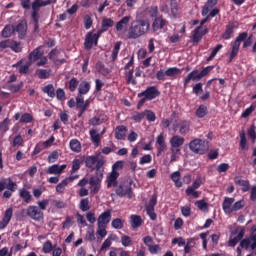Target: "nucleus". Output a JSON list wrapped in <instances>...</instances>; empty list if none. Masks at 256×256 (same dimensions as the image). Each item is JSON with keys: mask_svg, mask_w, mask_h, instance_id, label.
<instances>
[{"mask_svg": "<svg viewBox=\"0 0 256 256\" xmlns=\"http://www.w3.org/2000/svg\"><path fill=\"white\" fill-rule=\"evenodd\" d=\"M149 27H151L149 20L141 19L132 21L128 29V39H139V37H143L149 31Z\"/></svg>", "mask_w": 256, "mask_h": 256, "instance_id": "obj_1", "label": "nucleus"}, {"mask_svg": "<svg viewBox=\"0 0 256 256\" xmlns=\"http://www.w3.org/2000/svg\"><path fill=\"white\" fill-rule=\"evenodd\" d=\"M242 41H244L243 49H247V47H251V45L253 44V35L249 36V33L242 32L236 37L235 41L232 42V50L230 53V58L228 63H231L233 59L237 57Z\"/></svg>", "mask_w": 256, "mask_h": 256, "instance_id": "obj_2", "label": "nucleus"}, {"mask_svg": "<svg viewBox=\"0 0 256 256\" xmlns=\"http://www.w3.org/2000/svg\"><path fill=\"white\" fill-rule=\"evenodd\" d=\"M103 173H105V160H100L95 166V174L90 177L88 183L91 187V192L97 195L101 189V183L103 181Z\"/></svg>", "mask_w": 256, "mask_h": 256, "instance_id": "obj_3", "label": "nucleus"}, {"mask_svg": "<svg viewBox=\"0 0 256 256\" xmlns=\"http://www.w3.org/2000/svg\"><path fill=\"white\" fill-rule=\"evenodd\" d=\"M160 95L161 92L156 86H148L144 91L137 94L138 99H140L136 106L137 109H141L147 101H153V99H157Z\"/></svg>", "mask_w": 256, "mask_h": 256, "instance_id": "obj_4", "label": "nucleus"}, {"mask_svg": "<svg viewBox=\"0 0 256 256\" xmlns=\"http://www.w3.org/2000/svg\"><path fill=\"white\" fill-rule=\"evenodd\" d=\"M215 69V66H207L199 72L197 69L192 70L187 77L184 79V89H187V85L191 83V81H201L203 77H207L211 71Z\"/></svg>", "mask_w": 256, "mask_h": 256, "instance_id": "obj_5", "label": "nucleus"}, {"mask_svg": "<svg viewBox=\"0 0 256 256\" xmlns=\"http://www.w3.org/2000/svg\"><path fill=\"white\" fill-rule=\"evenodd\" d=\"M189 149L197 155H205L209 151V142L203 139L196 138L189 143Z\"/></svg>", "mask_w": 256, "mask_h": 256, "instance_id": "obj_6", "label": "nucleus"}, {"mask_svg": "<svg viewBox=\"0 0 256 256\" xmlns=\"http://www.w3.org/2000/svg\"><path fill=\"white\" fill-rule=\"evenodd\" d=\"M201 185H203V178H201V176H197V178L193 181L192 185L186 189V195L188 197H190L191 195L192 197H194V199H199V197L201 196V192L197 191L196 189H199Z\"/></svg>", "mask_w": 256, "mask_h": 256, "instance_id": "obj_7", "label": "nucleus"}, {"mask_svg": "<svg viewBox=\"0 0 256 256\" xmlns=\"http://www.w3.org/2000/svg\"><path fill=\"white\" fill-rule=\"evenodd\" d=\"M115 193L118 197H128L133 199V188L131 184L120 183L115 189Z\"/></svg>", "mask_w": 256, "mask_h": 256, "instance_id": "obj_8", "label": "nucleus"}, {"mask_svg": "<svg viewBox=\"0 0 256 256\" xmlns=\"http://www.w3.org/2000/svg\"><path fill=\"white\" fill-rule=\"evenodd\" d=\"M103 31H98L97 33L93 34V32H88L84 41V49H93V45H97L99 43V37Z\"/></svg>", "mask_w": 256, "mask_h": 256, "instance_id": "obj_9", "label": "nucleus"}, {"mask_svg": "<svg viewBox=\"0 0 256 256\" xmlns=\"http://www.w3.org/2000/svg\"><path fill=\"white\" fill-rule=\"evenodd\" d=\"M172 129L173 131H178L180 135H187L191 131V121L180 120L179 122H175Z\"/></svg>", "mask_w": 256, "mask_h": 256, "instance_id": "obj_10", "label": "nucleus"}, {"mask_svg": "<svg viewBox=\"0 0 256 256\" xmlns=\"http://www.w3.org/2000/svg\"><path fill=\"white\" fill-rule=\"evenodd\" d=\"M26 215L33 219V221H41L43 219V211L37 206L30 205L26 209Z\"/></svg>", "mask_w": 256, "mask_h": 256, "instance_id": "obj_11", "label": "nucleus"}, {"mask_svg": "<svg viewBox=\"0 0 256 256\" xmlns=\"http://www.w3.org/2000/svg\"><path fill=\"white\" fill-rule=\"evenodd\" d=\"M239 28V23L229 22L225 27L224 33L221 35L222 39L229 41L233 35H235V30Z\"/></svg>", "mask_w": 256, "mask_h": 256, "instance_id": "obj_12", "label": "nucleus"}, {"mask_svg": "<svg viewBox=\"0 0 256 256\" xmlns=\"http://www.w3.org/2000/svg\"><path fill=\"white\" fill-rule=\"evenodd\" d=\"M44 52H43V46H38L36 49H34L29 55H28V62L30 64H33L37 61H39V59H41V57H43Z\"/></svg>", "mask_w": 256, "mask_h": 256, "instance_id": "obj_13", "label": "nucleus"}, {"mask_svg": "<svg viewBox=\"0 0 256 256\" xmlns=\"http://www.w3.org/2000/svg\"><path fill=\"white\" fill-rule=\"evenodd\" d=\"M111 217H112L111 210L104 211L97 218V225H100V227L101 226L107 227V225H109V223L111 222Z\"/></svg>", "mask_w": 256, "mask_h": 256, "instance_id": "obj_14", "label": "nucleus"}, {"mask_svg": "<svg viewBox=\"0 0 256 256\" xmlns=\"http://www.w3.org/2000/svg\"><path fill=\"white\" fill-rule=\"evenodd\" d=\"M119 173L117 171H111V173L106 177L107 188L117 187L119 185Z\"/></svg>", "mask_w": 256, "mask_h": 256, "instance_id": "obj_15", "label": "nucleus"}, {"mask_svg": "<svg viewBox=\"0 0 256 256\" xmlns=\"http://www.w3.org/2000/svg\"><path fill=\"white\" fill-rule=\"evenodd\" d=\"M99 161H105V159L100 158L97 155H92V156H86L84 159L85 166L87 169H95V165H98Z\"/></svg>", "mask_w": 256, "mask_h": 256, "instance_id": "obj_16", "label": "nucleus"}, {"mask_svg": "<svg viewBox=\"0 0 256 256\" xmlns=\"http://www.w3.org/2000/svg\"><path fill=\"white\" fill-rule=\"evenodd\" d=\"M127 126L125 125H119L115 128L114 137L118 141H125L127 137Z\"/></svg>", "mask_w": 256, "mask_h": 256, "instance_id": "obj_17", "label": "nucleus"}, {"mask_svg": "<svg viewBox=\"0 0 256 256\" xmlns=\"http://www.w3.org/2000/svg\"><path fill=\"white\" fill-rule=\"evenodd\" d=\"M18 33L19 39H25V35H27V20H22L17 26L14 28V32Z\"/></svg>", "mask_w": 256, "mask_h": 256, "instance_id": "obj_18", "label": "nucleus"}, {"mask_svg": "<svg viewBox=\"0 0 256 256\" xmlns=\"http://www.w3.org/2000/svg\"><path fill=\"white\" fill-rule=\"evenodd\" d=\"M233 203H235V198L225 197L222 203V209L226 215H231L233 213Z\"/></svg>", "mask_w": 256, "mask_h": 256, "instance_id": "obj_19", "label": "nucleus"}, {"mask_svg": "<svg viewBox=\"0 0 256 256\" xmlns=\"http://www.w3.org/2000/svg\"><path fill=\"white\" fill-rule=\"evenodd\" d=\"M165 25H167V20L163 19V16H159L154 19L152 29L154 32L161 31Z\"/></svg>", "mask_w": 256, "mask_h": 256, "instance_id": "obj_20", "label": "nucleus"}, {"mask_svg": "<svg viewBox=\"0 0 256 256\" xmlns=\"http://www.w3.org/2000/svg\"><path fill=\"white\" fill-rule=\"evenodd\" d=\"M65 169H67V165L65 164L61 166H59V164H54L48 168L47 173L48 175H61Z\"/></svg>", "mask_w": 256, "mask_h": 256, "instance_id": "obj_21", "label": "nucleus"}, {"mask_svg": "<svg viewBox=\"0 0 256 256\" xmlns=\"http://www.w3.org/2000/svg\"><path fill=\"white\" fill-rule=\"evenodd\" d=\"M131 21V16H124L121 20L116 23V31L121 32L127 29L129 22Z\"/></svg>", "mask_w": 256, "mask_h": 256, "instance_id": "obj_22", "label": "nucleus"}, {"mask_svg": "<svg viewBox=\"0 0 256 256\" xmlns=\"http://www.w3.org/2000/svg\"><path fill=\"white\" fill-rule=\"evenodd\" d=\"M89 91H91V83L88 81H82L78 86V95L83 97V95H87Z\"/></svg>", "mask_w": 256, "mask_h": 256, "instance_id": "obj_23", "label": "nucleus"}, {"mask_svg": "<svg viewBox=\"0 0 256 256\" xmlns=\"http://www.w3.org/2000/svg\"><path fill=\"white\" fill-rule=\"evenodd\" d=\"M130 223L132 229H139L143 225V219L141 216L133 214L130 216Z\"/></svg>", "mask_w": 256, "mask_h": 256, "instance_id": "obj_24", "label": "nucleus"}, {"mask_svg": "<svg viewBox=\"0 0 256 256\" xmlns=\"http://www.w3.org/2000/svg\"><path fill=\"white\" fill-rule=\"evenodd\" d=\"M234 183L236 185H239L240 187H242L243 193H247V191H249V189H251V184L249 183V180H241V178L236 177L234 179Z\"/></svg>", "mask_w": 256, "mask_h": 256, "instance_id": "obj_25", "label": "nucleus"}, {"mask_svg": "<svg viewBox=\"0 0 256 256\" xmlns=\"http://www.w3.org/2000/svg\"><path fill=\"white\" fill-rule=\"evenodd\" d=\"M90 139L95 147H99L101 144V134L97 133V130L91 129L89 131Z\"/></svg>", "mask_w": 256, "mask_h": 256, "instance_id": "obj_26", "label": "nucleus"}, {"mask_svg": "<svg viewBox=\"0 0 256 256\" xmlns=\"http://www.w3.org/2000/svg\"><path fill=\"white\" fill-rule=\"evenodd\" d=\"M19 197H21L22 201L24 203H31L32 199H33V196L31 195V192H29L27 189L25 188H22L20 189L19 191Z\"/></svg>", "mask_w": 256, "mask_h": 256, "instance_id": "obj_27", "label": "nucleus"}, {"mask_svg": "<svg viewBox=\"0 0 256 256\" xmlns=\"http://www.w3.org/2000/svg\"><path fill=\"white\" fill-rule=\"evenodd\" d=\"M171 180L173 181L175 187L181 189L183 187V182L181 181V172L175 171L171 174Z\"/></svg>", "mask_w": 256, "mask_h": 256, "instance_id": "obj_28", "label": "nucleus"}, {"mask_svg": "<svg viewBox=\"0 0 256 256\" xmlns=\"http://www.w3.org/2000/svg\"><path fill=\"white\" fill-rule=\"evenodd\" d=\"M185 143V138L179 136V135H174L170 139V145L171 147H182V145Z\"/></svg>", "mask_w": 256, "mask_h": 256, "instance_id": "obj_29", "label": "nucleus"}, {"mask_svg": "<svg viewBox=\"0 0 256 256\" xmlns=\"http://www.w3.org/2000/svg\"><path fill=\"white\" fill-rule=\"evenodd\" d=\"M69 148L73 151V153H81V142L77 139H71L69 142Z\"/></svg>", "mask_w": 256, "mask_h": 256, "instance_id": "obj_30", "label": "nucleus"}, {"mask_svg": "<svg viewBox=\"0 0 256 256\" xmlns=\"http://www.w3.org/2000/svg\"><path fill=\"white\" fill-rule=\"evenodd\" d=\"M113 25H115V21H113V19L103 18L102 23H101V30H98V31H102V33H105V31H107V29L113 27Z\"/></svg>", "mask_w": 256, "mask_h": 256, "instance_id": "obj_31", "label": "nucleus"}, {"mask_svg": "<svg viewBox=\"0 0 256 256\" xmlns=\"http://www.w3.org/2000/svg\"><path fill=\"white\" fill-rule=\"evenodd\" d=\"M41 7H43V5L41 4V2L35 0L32 3V13H31V18H37L40 17L39 16V11L41 9Z\"/></svg>", "mask_w": 256, "mask_h": 256, "instance_id": "obj_32", "label": "nucleus"}, {"mask_svg": "<svg viewBox=\"0 0 256 256\" xmlns=\"http://www.w3.org/2000/svg\"><path fill=\"white\" fill-rule=\"evenodd\" d=\"M96 71L100 73V75H103L104 77H107L111 73L109 68L105 67V64L103 62H97L96 63Z\"/></svg>", "mask_w": 256, "mask_h": 256, "instance_id": "obj_33", "label": "nucleus"}, {"mask_svg": "<svg viewBox=\"0 0 256 256\" xmlns=\"http://www.w3.org/2000/svg\"><path fill=\"white\" fill-rule=\"evenodd\" d=\"M107 121L106 115H100L99 117H93L89 120L90 125L93 127H96L97 125H101L102 123H105Z\"/></svg>", "mask_w": 256, "mask_h": 256, "instance_id": "obj_34", "label": "nucleus"}, {"mask_svg": "<svg viewBox=\"0 0 256 256\" xmlns=\"http://www.w3.org/2000/svg\"><path fill=\"white\" fill-rule=\"evenodd\" d=\"M42 92H44L51 99H55V86L53 84H48L42 88Z\"/></svg>", "mask_w": 256, "mask_h": 256, "instance_id": "obj_35", "label": "nucleus"}, {"mask_svg": "<svg viewBox=\"0 0 256 256\" xmlns=\"http://www.w3.org/2000/svg\"><path fill=\"white\" fill-rule=\"evenodd\" d=\"M208 113V109H207V106H205L204 104H201L196 112H195V115L196 117H198V119H203V117H205Z\"/></svg>", "mask_w": 256, "mask_h": 256, "instance_id": "obj_36", "label": "nucleus"}, {"mask_svg": "<svg viewBox=\"0 0 256 256\" xmlns=\"http://www.w3.org/2000/svg\"><path fill=\"white\" fill-rule=\"evenodd\" d=\"M144 118H146L150 123H155V121H157V115L149 109L144 110Z\"/></svg>", "mask_w": 256, "mask_h": 256, "instance_id": "obj_37", "label": "nucleus"}, {"mask_svg": "<svg viewBox=\"0 0 256 256\" xmlns=\"http://www.w3.org/2000/svg\"><path fill=\"white\" fill-rule=\"evenodd\" d=\"M77 87H79V80H77L75 77H72L68 82V89L71 93H75V91H77Z\"/></svg>", "mask_w": 256, "mask_h": 256, "instance_id": "obj_38", "label": "nucleus"}, {"mask_svg": "<svg viewBox=\"0 0 256 256\" xmlns=\"http://www.w3.org/2000/svg\"><path fill=\"white\" fill-rule=\"evenodd\" d=\"M239 147L241 151H247V149H249V147H247V136H245V131H242L240 133Z\"/></svg>", "mask_w": 256, "mask_h": 256, "instance_id": "obj_39", "label": "nucleus"}, {"mask_svg": "<svg viewBox=\"0 0 256 256\" xmlns=\"http://www.w3.org/2000/svg\"><path fill=\"white\" fill-rule=\"evenodd\" d=\"M195 205L200 211H203L204 213L209 211V203L205 202V200H197Z\"/></svg>", "mask_w": 256, "mask_h": 256, "instance_id": "obj_40", "label": "nucleus"}, {"mask_svg": "<svg viewBox=\"0 0 256 256\" xmlns=\"http://www.w3.org/2000/svg\"><path fill=\"white\" fill-rule=\"evenodd\" d=\"M166 77H177V75H181V69L177 67H170L165 72Z\"/></svg>", "mask_w": 256, "mask_h": 256, "instance_id": "obj_41", "label": "nucleus"}, {"mask_svg": "<svg viewBox=\"0 0 256 256\" xmlns=\"http://www.w3.org/2000/svg\"><path fill=\"white\" fill-rule=\"evenodd\" d=\"M111 225L113 227V229H123L124 225H125V220L121 219V218H115L112 220Z\"/></svg>", "mask_w": 256, "mask_h": 256, "instance_id": "obj_42", "label": "nucleus"}, {"mask_svg": "<svg viewBox=\"0 0 256 256\" xmlns=\"http://www.w3.org/2000/svg\"><path fill=\"white\" fill-rule=\"evenodd\" d=\"M14 33H15V27L11 25H7L2 30V37L8 38V37H11V35H13Z\"/></svg>", "mask_w": 256, "mask_h": 256, "instance_id": "obj_43", "label": "nucleus"}, {"mask_svg": "<svg viewBox=\"0 0 256 256\" xmlns=\"http://www.w3.org/2000/svg\"><path fill=\"white\" fill-rule=\"evenodd\" d=\"M37 75H38V79H49V77H51V70L38 69Z\"/></svg>", "mask_w": 256, "mask_h": 256, "instance_id": "obj_44", "label": "nucleus"}, {"mask_svg": "<svg viewBox=\"0 0 256 256\" xmlns=\"http://www.w3.org/2000/svg\"><path fill=\"white\" fill-rule=\"evenodd\" d=\"M133 73H134L133 68L130 69L128 72H126V77H127L126 83L128 85H137V80H135V77H133Z\"/></svg>", "mask_w": 256, "mask_h": 256, "instance_id": "obj_45", "label": "nucleus"}, {"mask_svg": "<svg viewBox=\"0 0 256 256\" xmlns=\"http://www.w3.org/2000/svg\"><path fill=\"white\" fill-rule=\"evenodd\" d=\"M131 119H132V121H135V123H141V121H143V119H145V111L134 112Z\"/></svg>", "mask_w": 256, "mask_h": 256, "instance_id": "obj_46", "label": "nucleus"}, {"mask_svg": "<svg viewBox=\"0 0 256 256\" xmlns=\"http://www.w3.org/2000/svg\"><path fill=\"white\" fill-rule=\"evenodd\" d=\"M83 163V161H81L80 159H74L72 162V168L70 173H77V171H79L81 169V164Z\"/></svg>", "mask_w": 256, "mask_h": 256, "instance_id": "obj_47", "label": "nucleus"}, {"mask_svg": "<svg viewBox=\"0 0 256 256\" xmlns=\"http://www.w3.org/2000/svg\"><path fill=\"white\" fill-rule=\"evenodd\" d=\"M119 51H121V42H116L112 50V61H117Z\"/></svg>", "mask_w": 256, "mask_h": 256, "instance_id": "obj_48", "label": "nucleus"}, {"mask_svg": "<svg viewBox=\"0 0 256 256\" xmlns=\"http://www.w3.org/2000/svg\"><path fill=\"white\" fill-rule=\"evenodd\" d=\"M201 37H203V35H201V27L195 28L192 36L193 43H199V41H201Z\"/></svg>", "mask_w": 256, "mask_h": 256, "instance_id": "obj_49", "label": "nucleus"}, {"mask_svg": "<svg viewBox=\"0 0 256 256\" xmlns=\"http://www.w3.org/2000/svg\"><path fill=\"white\" fill-rule=\"evenodd\" d=\"M97 235H99L100 239H105L107 237V226H97Z\"/></svg>", "mask_w": 256, "mask_h": 256, "instance_id": "obj_50", "label": "nucleus"}, {"mask_svg": "<svg viewBox=\"0 0 256 256\" xmlns=\"http://www.w3.org/2000/svg\"><path fill=\"white\" fill-rule=\"evenodd\" d=\"M55 97L58 101H65V99H67V97L65 96V90H63V88H57L55 92Z\"/></svg>", "mask_w": 256, "mask_h": 256, "instance_id": "obj_51", "label": "nucleus"}, {"mask_svg": "<svg viewBox=\"0 0 256 256\" xmlns=\"http://www.w3.org/2000/svg\"><path fill=\"white\" fill-rule=\"evenodd\" d=\"M69 183L67 182L66 179L62 180L59 184L56 186V193H64L65 192V187H67Z\"/></svg>", "mask_w": 256, "mask_h": 256, "instance_id": "obj_52", "label": "nucleus"}, {"mask_svg": "<svg viewBox=\"0 0 256 256\" xmlns=\"http://www.w3.org/2000/svg\"><path fill=\"white\" fill-rule=\"evenodd\" d=\"M10 49H12L14 53H21V51H23V48L21 47V43L17 41H12L10 43Z\"/></svg>", "mask_w": 256, "mask_h": 256, "instance_id": "obj_53", "label": "nucleus"}, {"mask_svg": "<svg viewBox=\"0 0 256 256\" xmlns=\"http://www.w3.org/2000/svg\"><path fill=\"white\" fill-rule=\"evenodd\" d=\"M85 241H89L90 243L95 241L97 238L95 237V230L94 229H89L86 231L85 235Z\"/></svg>", "mask_w": 256, "mask_h": 256, "instance_id": "obj_54", "label": "nucleus"}, {"mask_svg": "<svg viewBox=\"0 0 256 256\" xmlns=\"http://www.w3.org/2000/svg\"><path fill=\"white\" fill-rule=\"evenodd\" d=\"M245 207V200H239L232 205V213L234 211H241Z\"/></svg>", "mask_w": 256, "mask_h": 256, "instance_id": "obj_55", "label": "nucleus"}, {"mask_svg": "<svg viewBox=\"0 0 256 256\" xmlns=\"http://www.w3.org/2000/svg\"><path fill=\"white\" fill-rule=\"evenodd\" d=\"M80 209L84 212L91 209V207L89 206V198H84L80 201Z\"/></svg>", "mask_w": 256, "mask_h": 256, "instance_id": "obj_56", "label": "nucleus"}, {"mask_svg": "<svg viewBox=\"0 0 256 256\" xmlns=\"http://www.w3.org/2000/svg\"><path fill=\"white\" fill-rule=\"evenodd\" d=\"M43 253H51V251H53V243L50 240H47L46 242H44L43 244V248H42Z\"/></svg>", "mask_w": 256, "mask_h": 256, "instance_id": "obj_57", "label": "nucleus"}, {"mask_svg": "<svg viewBox=\"0 0 256 256\" xmlns=\"http://www.w3.org/2000/svg\"><path fill=\"white\" fill-rule=\"evenodd\" d=\"M7 191H11L12 193H15L17 191V183L13 182L11 178H8V183L6 184Z\"/></svg>", "mask_w": 256, "mask_h": 256, "instance_id": "obj_58", "label": "nucleus"}, {"mask_svg": "<svg viewBox=\"0 0 256 256\" xmlns=\"http://www.w3.org/2000/svg\"><path fill=\"white\" fill-rule=\"evenodd\" d=\"M21 89H23V82H20L18 84H12L9 86V91H11V93H19Z\"/></svg>", "mask_w": 256, "mask_h": 256, "instance_id": "obj_59", "label": "nucleus"}, {"mask_svg": "<svg viewBox=\"0 0 256 256\" xmlns=\"http://www.w3.org/2000/svg\"><path fill=\"white\" fill-rule=\"evenodd\" d=\"M32 121H33V115H31L30 113H24L20 117V123H32Z\"/></svg>", "mask_w": 256, "mask_h": 256, "instance_id": "obj_60", "label": "nucleus"}, {"mask_svg": "<svg viewBox=\"0 0 256 256\" xmlns=\"http://www.w3.org/2000/svg\"><path fill=\"white\" fill-rule=\"evenodd\" d=\"M247 133H248V137L251 138L253 143H255V140H256L255 124H252L250 126V128L247 131Z\"/></svg>", "mask_w": 256, "mask_h": 256, "instance_id": "obj_61", "label": "nucleus"}, {"mask_svg": "<svg viewBox=\"0 0 256 256\" xmlns=\"http://www.w3.org/2000/svg\"><path fill=\"white\" fill-rule=\"evenodd\" d=\"M131 243V236L123 235L121 237V244L123 245V247H130Z\"/></svg>", "mask_w": 256, "mask_h": 256, "instance_id": "obj_62", "label": "nucleus"}, {"mask_svg": "<svg viewBox=\"0 0 256 256\" xmlns=\"http://www.w3.org/2000/svg\"><path fill=\"white\" fill-rule=\"evenodd\" d=\"M93 26V18H91L89 15L84 16V27L85 29H91Z\"/></svg>", "mask_w": 256, "mask_h": 256, "instance_id": "obj_63", "label": "nucleus"}, {"mask_svg": "<svg viewBox=\"0 0 256 256\" xmlns=\"http://www.w3.org/2000/svg\"><path fill=\"white\" fill-rule=\"evenodd\" d=\"M59 159V152L53 151L48 156V163H55Z\"/></svg>", "mask_w": 256, "mask_h": 256, "instance_id": "obj_64", "label": "nucleus"}]
</instances>
